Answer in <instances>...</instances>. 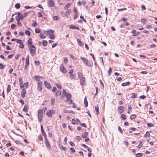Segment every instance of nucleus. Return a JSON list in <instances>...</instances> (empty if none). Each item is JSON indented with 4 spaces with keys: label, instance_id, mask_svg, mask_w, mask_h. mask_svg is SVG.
Returning <instances> with one entry per match:
<instances>
[{
    "label": "nucleus",
    "instance_id": "f257e3e1",
    "mask_svg": "<svg viewBox=\"0 0 157 157\" xmlns=\"http://www.w3.org/2000/svg\"><path fill=\"white\" fill-rule=\"evenodd\" d=\"M80 58L85 65L89 67H91L92 66L90 63L89 61L87 59L81 56L80 57Z\"/></svg>",
    "mask_w": 157,
    "mask_h": 157
},
{
    "label": "nucleus",
    "instance_id": "f03ea898",
    "mask_svg": "<svg viewBox=\"0 0 157 157\" xmlns=\"http://www.w3.org/2000/svg\"><path fill=\"white\" fill-rule=\"evenodd\" d=\"M29 49L30 50V53L32 56H33L36 52V48L33 45H31L29 47Z\"/></svg>",
    "mask_w": 157,
    "mask_h": 157
},
{
    "label": "nucleus",
    "instance_id": "7ed1b4c3",
    "mask_svg": "<svg viewBox=\"0 0 157 157\" xmlns=\"http://www.w3.org/2000/svg\"><path fill=\"white\" fill-rule=\"evenodd\" d=\"M43 114L42 110H39L38 112V118L40 122H41L42 120Z\"/></svg>",
    "mask_w": 157,
    "mask_h": 157
},
{
    "label": "nucleus",
    "instance_id": "20e7f679",
    "mask_svg": "<svg viewBox=\"0 0 157 157\" xmlns=\"http://www.w3.org/2000/svg\"><path fill=\"white\" fill-rule=\"evenodd\" d=\"M55 113V111L54 110H49L46 113V115L49 117H52L53 114Z\"/></svg>",
    "mask_w": 157,
    "mask_h": 157
},
{
    "label": "nucleus",
    "instance_id": "39448f33",
    "mask_svg": "<svg viewBox=\"0 0 157 157\" xmlns=\"http://www.w3.org/2000/svg\"><path fill=\"white\" fill-rule=\"evenodd\" d=\"M48 6L53 7L55 5L54 2L52 0H49L48 2Z\"/></svg>",
    "mask_w": 157,
    "mask_h": 157
},
{
    "label": "nucleus",
    "instance_id": "423d86ee",
    "mask_svg": "<svg viewBox=\"0 0 157 157\" xmlns=\"http://www.w3.org/2000/svg\"><path fill=\"white\" fill-rule=\"evenodd\" d=\"M60 69L61 71L63 73H65L67 72L66 69L65 68L63 64H61L60 65Z\"/></svg>",
    "mask_w": 157,
    "mask_h": 157
},
{
    "label": "nucleus",
    "instance_id": "0eeeda50",
    "mask_svg": "<svg viewBox=\"0 0 157 157\" xmlns=\"http://www.w3.org/2000/svg\"><path fill=\"white\" fill-rule=\"evenodd\" d=\"M85 78L84 77H82L80 79V83L82 86H83L85 84Z\"/></svg>",
    "mask_w": 157,
    "mask_h": 157
},
{
    "label": "nucleus",
    "instance_id": "6e6552de",
    "mask_svg": "<svg viewBox=\"0 0 157 157\" xmlns=\"http://www.w3.org/2000/svg\"><path fill=\"white\" fill-rule=\"evenodd\" d=\"M16 19H19L20 20L23 19L24 18V17L21 14L18 12L17 13V17H16Z\"/></svg>",
    "mask_w": 157,
    "mask_h": 157
},
{
    "label": "nucleus",
    "instance_id": "1a4fd4ad",
    "mask_svg": "<svg viewBox=\"0 0 157 157\" xmlns=\"http://www.w3.org/2000/svg\"><path fill=\"white\" fill-rule=\"evenodd\" d=\"M28 85V82H26L24 84H22L20 86V87L21 89H24V88H27Z\"/></svg>",
    "mask_w": 157,
    "mask_h": 157
},
{
    "label": "nucleus",
    "instance_id": "9d476101",
    "mask_svg": "<svg viewBox=\"0 0 157 157\" xmlns=\"http://www.w3.org/2000/svg\"><path fill=\"white\" fill-rule=\"evenodd\" d=\"M42 82H38V83L37 87L39 91H41L42 89Z\"/></svg>",
    "mask_w": 157,
    "mask_h": 157
},
{
    "label": "nucleus",
    "instance_id": "9b49d317",
    "mask_svg": "<svg viewBox=\"0 0 157 157\" xmlns=\"http://www.w3.org/2000/svg\"><path fill=\"white\" fill-rule=\"evenodd\" d=\"M44 83L45 87L48 89H50L51 88V86L50 84L47 81H44Z\"/></svg>",
    "mask_w": 157,
    "mask_h": 157
},
{
    "label": "nucleus",
    "instance_id": "f8f14e48",
    "mask_svg": "<svg viewBox=\"0 0 157 157\" xmlns=\"http://www.w3.org/2000/svg\"><path fill=\"white\" fill-rule=\"evenodd\" d=\"M124 107L123 106H120L118 109V111L120 113H121L124 111Z\"/></svg>",
    "mask_w": 157,
    "mask_h": 157
},
{
    "label": "nucleus",
    "instance_id": "ddd939ff",
    "mask_svg": "<svg viewBox=\"0 0 157 157\" xmlns=\"http://www.w3.org/2000/svg\"><path fill=\"white\" fill-rule=\"evenodd\" d=\"M26 94V91L25 89H23L21 93V96L22 98H24Z\"/></svg>",
    "mask_w": 157,
    "mask_h": 157
},
{
    "label": "nucleus",
    "instance_id": "4468645a",
    "mask_svg": "<svg viewBox=\"0 0 157 157\" xmlns=\"http://www.w3.org/2000/svg\"><path fill=\"white\" fill-rule=\"evenodd\" d=\"M69 28L71 29H76L78 30L79 29L78 27L75 26V25H71L70 26Z\"/></svg>",
    "mask_w": 157,
    "mask_h": 157
},
{
    "label": "nucleus",
    "instance_id": "2eb2a0df",
    "mask_svg": "<svg viewBox=\"0 0 157 157\" xmlns=\"http://www.w3.org/2000/svg\"><path fill=\"white\" fill-rule=\"evenodd\" d=\"M33 43L32 39L31 38H29L28 40L27 44L28 46H31Z\"/></svg>",
    "mask_w": 157,
    "mask_h": 157
},
{
    "label": "nucleus",
    "instance_id": "dca6fc26",
    "mask_svg": "<svg viewBox=\"0 0 157 157\" xmlns=\"http://www.w3.org/2000/svg\"><path fill=\"white\" fill-rule=\"evenodd\" d=\"M54 32V31L53 30L51 29L49 30H48L47 31H44V32L45 33L47 32V34L48 35H50V34H52V33H53Z\"/></svg>",
    "mask_w": 157,
    "mask_h": 157
},
{
    "label": "nucleus",
    "instance_id": "f3484780",
    "mask_svg": "<svg viewBox=\"0 0 157 157\" xmlns=\"http://www.w3.org/2000/svg\"><path fill=\"white\" fill-rule=\"evenodd\" d=\"M136 30L135 29H133L132 31V33H133V36H136V35H138L140 34L139 32H138L137 33L136 32Z\"/></svg>",
    "mask_w": 157,
    "mask_h": 157
},
{
    "label": "nucleus",
    "instance_id": "a211bd4d",
    "mask_svg": "<svg viewBox=\"0 0 157 157\" xmlns=\"http://www.w3.org/2000/svg\"><path fill=\"white\" fill-rule=\"evenodd\" d=\"M130 84V82H124L122 83L121 86H126L129 85Z\"/></svg>",
    "mask_w": 157,
    "mask_h": 157
},
{
    "label": "nucleus",
    "instance_id": "6ab92c4d",
    "mask_svg": "<svg viewBox=\"0 0 157 157\" xmlns=\"http://www.w3.org/2000/svg\"><path fill=\"white\" fill-rule=\"evenodd\" d=\"M66 97L67 99H70L71 97V94L69 93H67L66 94Z\"/></svg>",
    "mask_w": 157,
    "mask_h": 157
},
{
    "label": "nucleus",
    "instance_id": "aec40b11",
    "mask_svg": "<svg viewBox=\"0 0 157 157\" xmlns=\"http://www.w3.org/2000/svg\"><path fill=\"white\" fill-rule=\"evenodd\" d=\"M95 109L97 112V114L98 115L99 113V108L98 105L95 106Z\"/></svg>",
    "mask_w": 157,
    "mask_h": 157
},
{
    "label": "nucleus",
    "instance_id": "412c9836",
    "mask_svg": "<svg viewBox=\"0 0 157 157\" xmlns=\"http://www.w3.org/2000/svg\"><path fill=\"white\" fill-rule=\"evenodd\" d=\"M84 103L85 104V106L87 107L88 106V102L87 101V100L86 99V97H85V98H84Z\"/></svg>",
    "mask_w": 157,
    "mask_h": 157
},
{
    "label": "nucleus",
    "instance_id": "4be33fe9",
    "mask_svg": "<svg viewBox=\"0 0 157 157\" xmlns=\"http://www.w3.org/2000/svg\"><path fill=\"white\" fill-rule=\"evenodd\" d=\"M48 43L47 41L45 40H43L42 41V45L44 46H46L47 45Z\"/></svg>",
    "mask_w": 157,
    "mask_h": 157
},
{
    "label": "nucleus",
    "instance_id": "5701e85b",
    "mask_svg": "<svg viewBox=\"0 0 157 157\" xmlns=\"http://www.w3.org/2000/svg\"><path fill=\"white\" fill-rule=\"evenodd\" d=\"M61 94V92L60 91L58 90L55 93V95L56 97H57L60 95Z\"/></svg>",
    "mask_w": 157,
    "mask_h": 157
},
{
    "label": "nucleus",
    "instance_id": "b1692460",
    "mask_svg": "<svg viewBox=\"0 0 157 157\" xmlns=\"http://www.w3.org/2000/svg\"><path fill=\"white\" fill-rule=\"evenodd\" d=\"M71 5V4L70 3H69L67 4H66L65 6L64 7V9L65 10L67 9Z\"/></svg>",
    "mask_w": 157,
    "mask_h": 157
},
{
    "label": "nucleus",
    "instance_id": "393cba45",
    "mask_svg": "<svg viewBox=\"0 0 157 157\" xmlns=\"http://www.w3.org/2000/svg\"><path fill=\"white\" fill-rule=\"evenodd\" d=\"M88 135V133L87 132H85L84 134L82 135V137L84 138H85Z\"/></svg>",
    "mask_w": 157,
    "mask_h": 157
},
{
    "label": "nucleus",
    "instance_id": "a878e982",
    "mask_svg": "<svg viewBox=\"0 0 157 157\" xmlns=\"http://www.w3.org/2000/svg\"><path fill=\"white\" fill-rule=\"evenodd\" d=\"M77 40L78 43L79 44V45L80 46H82L83 44L82 43L81 41L80 40L78 39H77Z\"/></svg>",
    "mask_w": 157,
    "mask_h": 157
},
{
    "label": "nucleus",
    "instance_id": "bb28decb",
    "mask_svg": "<svg viewBox=\"0 0 157 157\" xmlns=\"http://www.w3.org/2000/svg\"><path fill=\"white\" fill-rule=\"evenodd\" d=\"M71 13V10L70 9L67 10L66 12V14L65 15L66 16H68Z\"/></svg>",
    "mask_w": 157,
    "mask_h": 157
},
{
    "label": "nucleus",
    "instance_id": "cd10ccee",
    "mask_svg": "<svg viewBox=\"0 0 157 157\" xmlns=\"http://www.w3.org/2000/svg\"><path fill=\"white\" fill-rule=\"evenodd\" d=\"M45 145L46 146V147L50 149L51 147V146L50 145V144L49 143V142H48L47 143H45Z\"/></svg>",
    "mask_w": 157,
    "mask_h": 157
},
{
    "label": "nucleus",
    "instance_id": "c85d7f7f",
    "mask_svg": "<svg viewBox=\"0 0 157 157\" xmlns=\"http://www.w3.org/2000/svg\"><path fill=\"white\" fill-rule=\"evenodd\" d=\"M55 37L54 33L50 35V38L51 39H53Z\"/></svg>",
    "mask_w": 157,
    "mask_h": 157
},
{
    "label": "nucleus",
    "instance_id": "c756f323",
    "mask_svg": "<svg viewBox=\"0 0 157 157\" xmlns=\"http://www.w3.org/2000/svg\"><path fill=\"white\" fill-rule=\"evenodd\" d=\"M20 5L18 3H16L15 5V7L17 9H19L20 7Z\"/></svg>",
    "mask_w": 157,
    "mask_h": 157
},
{
    "label": "nucleus",
    "instance_id": "7c9ffc66",
    "mask_svg": "<svg viewBox=\"0 0 157 157\" xmlns=\"http://www.w3.org/2000/svg\"><path fill=\"white\" fill-rule=\"evenodd\" d=\"M40 36L42 39H44L46 38V36L41 33L40 34Z\"/></svg>",
    "mask_w": 157,
    "mask_h": 157
},
{
    "label": "nucleus",
    "instance_id": "2f4dec72",
    "mask_svg": "<svg viewBox=\"0 0 157 157\" xmlns=\"http://www.w3.org/2000/svg\"><path fill=\"white\" fill-rule=\"evenodd\" d=\"M11 90L10 86V85H8L7 86V93H9L10 92Z\"/></svg>",
    "mask_w": 157,
    "mask_h": 157
},
{
    "label": "nucleus",
    "instance_id": "473e14b6",
    "mask_svg": "<svg viewBox=\"0 0 157 157\" xmlns=\"http://www.w3.org/2000/svg\"><path fill=\"white\" fill-rule=\"evenodd\" d=\"M28 110V109L27 106L26 105H25L23 109V111L25 112H27V111Z\"/></svg>",
    "mask_w": 157,
    "mask_h": 157
},
{
    "label": "nucleus",
    "instance_id": "72a5a7b5",
    "mask_svg": "<svg viewBox=\"0 0 157 157\" xmlns=\"http://www.w3.org/2000/svg\"><path fill=\"white\" fill-rule=\"evenodd\" d=\"M55 99L54 98H52L51 100V104L52 105H54L55 101Z\"/></svg>",
    "mask_w": 157,
    "mask_h": 157
},
{
    "label": "nucleus",
    "instance_id": "f704fd0d",
    "mask_svg": "<svg viewBox=\"0 0 157 157\" xmlns=\"http://www.w3.org/2000/svg\"><path fill=\"white\" fill-rule=\"evenodd\" d=\"M112 69L111 67H109V70L108 71V73L109 76L110 75L111 72H112Z\"/></svg>",
    "mask_w": 157,
    "mask_h": 157
},
{
    "label": "nucleus",
    "instance_id": "c9c22d12",
    "mask_svg": "<svg viewBox=\"0 0 157 157\" xmlns=\"http://www.w3.org/2000/svg\"><path fill=\"white\" fill-rule=\"evenodd\" d=\"M142 156V153H138L136 155V157H141Z\"/></svg>",
    "mask_w": 157,
    "mask_h": 157
},
{
    "label": "nucleus",
    "instance_id": "e433bc0d",
    "mask_svg": "<svg viewBox=\"0 0 157 157\" xmlns=\"http://www.w3.org/2000/svg\"><path fill=\"white\" fill-rule=\"evenodd\" d=\"M53 19L54 20L57 21L59 20V17L57 16H54L53 17Z\"/></svg>",
    "mask_w": 157,
    "mask_h": 157
},
{
    "label": "nucleus",
    "instance_id": "4c0bfd02",
    "mask_svg": "<svg viewBox=\"0 0 157 157\" xmlns=\"http://www.w3.org/2000/svg\"><path fill=\"white\" fill-rule=\"evenodd\" d=\"M16 42L20 44H21L22 43V41L21 40L17 39Z\"/></svg>",
    "mask_w": 157,
    "mask_h": 157
},
{
    "label": "nucleus",
    "instance_id": "58836bf2",
    "mask_svg": "<svg viewBox=\"0 0 157 157\" xmlns=\"http://www.w3.org/2000/svg\"><path fill=\"white\" fill-rule=\"evenodd\" d=\"M70 75V78L71 79H73L75 76V75L74 74H71Z\"/></svg>",
    "mask_w": 157,
    "mask_h": 157
},
{
    "label": "nucleus",
    "instance_id": "ea45409f",
    "mask_svg": "<svg viewBox=\"0 0 157 157\" xmlns=\"http://www.w3.org/2000/svg\"><path fill=\"white\" fill-rule=\"evenodd\" d=\"M136 115L135 114H132V115L130 116V119L131 120H133V119H134L136 118Z\"/></svg>",
    "mask_w": 157,
    "mask_h": 157
},
{
    "label": "nucleus",
    "instance_id": "a19ab883",
    "mask_svg": "<svg viewBox=\"0 0 157 157\" xmlns=\"http://www.w3.org/2000/svg\"><path fill=\"white\" fill-rule=\"evenodd\" d=\"M121 118L123 120H125L126 118L125 115L124 114H122L121 115Z\"/></svg>",
    "mask_w": 157,
    "mask_h": 157
},
{
    "label": "nucleus",
    "instance_id": "79ce46f5",
    "mask_svg": "<svg viewBox=\"0 0 157 157\" xmlns=\"http://www.w3.org/2000/svg\"><path fill=\"white\" fill-rule=\"evenodd\" d=\"M19 84L20 86L23 84V81L21 78L20 77L19 78Z\"/></svg>",
    "mask_w": 157,
    "mask_h": 157
},
{
    "label": "nucleus",
    "instance_id": "37998d69",
    "mask_svg": "<svg viewBox=\"0 0 157 157\" xmlns=\"http://www.w3.org/2000/svg\"><path fill=\"white\" fill-rule=\"evenodd\" d=\"M35 32L36 33H39L40 32V30L39 29H35Z\"/></svg>",
    "mask_w": 157,
    "mask_h": 157
},
{
    "label": "nucleus",
    "instance_id": "c03bdc74",
    "mask_svg": "<svg viewBox=\"0 0 157 157\" xmlns=\"http://www.w3.org/2000/svg\"><path fill=\"white\" fill-rule=\"evenodd\" d=\"M78 78H81L82 77V76L83 75L81 73H80V72H78Z\"/></svg>",
    "mask_w": 157,
    "mask_h": 157
},
{
    "label": "nucleus",
    "instance_id": "a18cd8bd",
    "mask_svg": "<svg viewBox=\"0 0 157 157\" xmlns=\"http://www.w3.org/2000/svg\"><path fill=\"white\" fill-rule=\"evenodd\" d=\"M66 101H67L68 102V104H70L71 103H72V100L71 99H67L66 100Z\"/></svg>",
    "mask_w": 157,
    "mask_h": 157
},
{
    "label": "nucleus",
    "instance_id": "49530a36",
    "mask_svg": "<svg viewBox=\"0 0 157 157\" xmlns=\"http://www.w3.org/2000/svg\"><path fill=\"white\" fill-rule=\"evenodd\" d=\"M25 33L26 35L28 36H30V33L28 30H26L25 32Z\"/></svg>",
    "mask_w": 157,
    "mask_h": 157
},
{
    "label": "nucleus",
    "instance_id": "de8ad7c7",
    "mask_svg": "<svg viewBox=\"0 0 157 157\" xmlns=\"http://www.w3.org/2000/svg\"><path fill=\"white\" fill-rule=\"evenodd\" d=\"M16 20H17V24H18V25H19V26H22V24H21V23L20 22V20L19 19H17Z\"/></svg>",
    "mask_w": 157,
    "mask_h": 157
},
{
    "label": "nucleus",
    "instance_id": "09e8293b",
    "mask_svg": "<svg viewBox=\"0 0 157 157\" xmlns=\"http://www.w3.org/2000/svg\"><path fill=\"white\" fill-rule=\"evenodd\" d=\"M136 94L135 93H133L132 94V96L131 97V98H136Z\"/></svg>",
    "mask_w": 157,
    "mask_h": 157
},
{
    "label": "nucleus",
    "instance_id": "8fccbe9b",
    "mask_svg": "<svg viewBox=\"0 0 157 157\" xmlns=\"http://www.w3.org/2000/svg\"><path fill=\"white\" fill-rule=\"evenodd\" d=\"M5 67V66L2 64L1 63H0V69H3Z\"/></svg>",
    "mask_w": 157,
    "mask_h": 157
},
{
    "label": "nucleus",
    "instance_id": "3c124183",
    "mask_svg": "<svg viewBox=\"0 0 157 157\" xmlns=\"http://www.w3.org/2000/svg\"><path fill=\"white\" fill-rule=\"evenodd\" d=\"M56 86L58 88H59V89H61L62 87H61V86L59 84H58L57 83H56Z\"/></svg>",
    "mask_w": 157,
    "mask_h": 157
},
{
    "label": "nucleus",
    "instance_id": "603ef678",
    "mask_svg": "<svg viewBox=\"0 0 157 157\" xmlns=\"http://www.w3.org/2000/svg\"><path fill=\"white\" fill-rule=\"evenodd\" d=\"M147 126L149 127H151L153 126V124L152 123H149L147 124Z\"/></svg>",
    "mask_w": 157,
    "mask_h": 157
},
{
    "label": "nucleus",
    "instance_id": "864d4df0",
    "mask_svg": "<svg viewBox=\"0 0 157 157\" xmlns=\"http://www.w3.org/2000/svg\"><path fill=\"white\" fill-rule=\"evenodd\" d=\"M34 78L37 80L39 81L40 78V77L38 76H35L34 77Z\"/></svg>",
    "mask_w": 157,
    "mask_h": 157
},
{
    "label": "nucleus",
    "instance_id": "5fc2aeb1",
    "mask_svg": "<svg viewBox=\"0 0 157 157\" xmlns=\"http://www.w3.org/2000/svg\"><path fill=\"white\" fill-rule=\"evenodd\" d=\"M71 123L73 124H75L76 123V121L75 119H73L72 120Z\"/></svg>",
    "mask_w": 157,
    "mask_h": 157
},
{
    "label": "nucleus",
    "instance_id": "6e6d98bb",
    "mask_svg": "<svg viewBox=\"0 0 157 157\" xmlns=\"http://www.w3.org/2000/svg\"><path fill=\"white\" fill-rule=\"evenodd\" d=\"M19 47L23 49L24 47V45L22 43L21 44H20V45L19 46Z\"/></svg>",
    "mask_w": 157,
    "mask_h": 157
},
{
    "label": "nucleus",
    "instance_id": "4d7b16f0",
    "mask_svg": "<svg viewBox=\"0 0 157 157\" xmlns=\"http://www.w3.org/2000/svg\"><path fill=\"white\" fill-rule=\"evenodd\" d=\"M34 62H35V64L36 65H40V63L39 61H36V60H35L34 61Z\"/></svg>",
    "mask_w": 157,
    "mask_h": 157
},
{
    "label": "nucleus",
    "instance_id": "13d9d810",
    "mask_svg": "<svg viewBox=\"0 0 157 157\" xmlns=\"http://www.w3.org/2000/svg\"><path fill=\"white\" fill-rule=\"evenodd\" d=\"M150 133L148 132H147L146 134L144 135V137L149 136H150Z\"/></svg>",
    "mask_w": 157,
    "mask_h": 157
},
{
    "label": "nucleus",
    "instance_id": "bf43d9fd",
    "mask_svg": "<svg viewBox=\"0 0 157 157\" xmlns=\"http://www.w3.org/2000/svg\"><path fill=\"white\" fill-rule=\"evenodd\" d=\"M142 144H141V141H140V144H139L138 145V148H140L141 147H142Z\"/></svg>",
    "mask_w": 157,
    "mask_h": 157
},
{
    "label": "nucleus",
    "instance_id": "052dcab7",
    "mask_svg": "<svg viewBox=\"0 0 157 157\" xmlns=\"http://www.w3.org/2000/svg\"><path fill=\"white\" fill-rule=\"evenodd\" d=\"M132 109V107L131 106H128V111L127 112L128 113H130V111Z\"/></svg>",
    "mask_w": 157,
    "mask_h": 157
},
{
    "label": "nucleus",
    "instance_id": "680f3d73",
    "mask_svg": "<svg viewBox=\"0 0 157 157\" xmlns=\"http://www.w3.org/2000/svg\"><path fill=\"white\" fill-rule=\"evenodd\" d=\"M16 25L15 24H12L11 25V28L12 29H13L16 27Z\"/></svg>",
    "mask_w": 157,
    "mask_h": 157
},
{
    "label": "nucleus",
    "instance_id": "e2e57ef3",
    "mask_svg": "<svg viewBox=\"0 0 157 157\" xmlns=\"http://www.w3.org/2000/svg\"><path fill=\"white\" fill-rule=\"evenodd\" d=\"M60 148L62 149L63 151H65L66 149L65 147L63 146H61V147H60Z\"/></svg>",
    "mask_w": 157,
    "mask_h": 157
},
{
    "label": "nucleus",
    "instance_id": "0e129e2a",
    "mask_svg": "<svg viewBox=\"0 0 157 157\" xmlns=\"http://www.w3.org/2000/svg\"><path fill=\"white\" fill-rule=\"evenodd\" d=\"M141 21L144 24L145 22V20L144 18H142L141 20Z\"/></svg>",
    "mask_w": 157,
    "mask_h": 157
},
{
    "label": "nucleus",
    "instance_id": "69168bd1",
    "mask_svg": "<svg viewBox=\"0 0 157 157\" xmlns=\"http://www.w3.org/2000/svg\"><path fill=\"white\" fill-rule=\"evenodd\" d=\"M42 14L40 13L39 12V13H37V16L38 17H42Z\"/></svg>",
    "mask_w": 157,
    "mask_h": 157
},
{
    "label": "nucleus",
    "instance_id": "338daca9",
    "mask_svg": "<svg viewBox=\"0 0 157 157\" xmlns=\"http://www.w3.org/2000/svg\"><path fill=\"white\" fill-rule=\"evenodd\" d=\"M56 90L57 89L56 87H53L52 89V91L53 92H55L56 91Z\"/></svg>",
    "mask_w": 157,
    "mask_h": 157
},
{
    "label": "nucleus",
    "instance_id": "774afa93",
    "mask_svg": "<svg viewBox=\"0 0 157 157\" xmlns=\"http://www.w3.org/2000/svg\"><path fill=\"white\" fill-rule=\"evenodd\" d=\"M67 61H68V59H67V58L66 57H65L64 59V61H63L64 63H66L67 62Z\"/></svg>",
    "mask_w": 157,
    "mask_h": 157
}]
</instances>
